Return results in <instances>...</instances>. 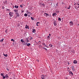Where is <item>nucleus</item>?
<instances>
[{
  "instance_id": "nucleus-1",
  "label": "nucleus",
  "mask_w": 79,
  "mask_h": 79,
  "mask_svg": "<svg viewBox=\"0 0 79 79\" xmlns=\"http://www.w3.org/2000/svg\"><path fill=\"white\" fill-rule=\"evenodd\" d=\"M78 5L76 3L75 4H74V5H75V8L76 9V10H77V8H79V6H78L79 5Z\"/></svg>"
},
{
  "instance_id": "nucleus-2",
  "label": "nucleus",
  "mask_w": 79,
  "mask_h": 79,
  "mask_svg": "<svg viewBox=\"0 0 79 79\" xmlns=\"http://www.w3.org/2000/svg\"><path fill=\"white\" fill-rule=\"evenodd\" d=\"M9 15L10 17H12L13 15V13L10 12L9 13Z\"/></svg>"
},
{
  "instance_id": "nucleus-3",
  "label": "nucleus",
  "mask_w": 79,
  "mask_h": 79,
  "mask_svg": "<svg viewBox=\"0 0 79 79\" xmlns=\"http://www.w3.org/2000/svg\"><path fill=\"white\" fill-rule=\"evenodd\" d=\"M71 68H72V71H75V69H74V66H72Z\"/></svg>"
},
{
  "instance_id": "nucleus-4",
  "label": "nucleus",
  "mask_w": 79,
  "mask_h": 79,
  "mask_svg": "<svg viewBox=\"0 0 79 79\" xmlns=\"http://www.w3.org/2000/svg\"><path fill=\"white\" fill-rule=\"evenodd\" d=\"M54 25L55 26H56V25H57V23L55 20L54 22Z\"/></svg>"
},
{
  "instance_id": "nucleus-5",
  "label": "nucleus",
  "mask_w": 79,
  "mask_h": 79,
  "mask_svg": "<svg viewBox=\"0 0 79 79\" xmlns=\"http://www.w3.org/2000/svg\"><path fill=\"white\" fill-rule=\"evenodd\" d=\"M25 42H29V40L27 39V38H26L25 39Z\"/></svg>"
},
{
  "instance_id": "nucleus-6",
  "label": "nucleus",
  "mask_w": 79,
  "mask_h": 79,
  "mask_svg": "<svg viewBox=\"0 0 79 79\" xmlns=\"http://www.w3.org/2000/svg\"><path fill=\"white\" fill-rule=\"evenodd\" d=\"M41 78L42 79H45V75H43L41 76Z\"/></svg>"
},
{
  "instance_id": "nucleus-7",
  "label": "nucleus",
  "mask_w": 79,
  "mask_h": 79,
  "mask_svg": "<svg viewBox=\"0 0 79 79\" xmlns=\"http://www.w3.org/2000/svg\"><path fill=\"white\" fill-rule=\"evenodd\" d=\"M69 23L71 24H70V25H71V26H73V24H74V23H73V22L72 21L70 22Z\"/></svg>"
},
{
  "instance_id": "nucleus-8",
  "label": "nucleus",
  "mask_w": 79,
  "mask_h": 79,
  "mask_svg": "<svg viewBox=\"0 0 79 79\" xmlns=\"http://www.w3.org/2000/svg\"><path fill=\"white\" fill-rule=\"evenodd\" d=\"M15 15H17V16L18 17H19V14H18V12H15Z\"/></svg>"
},
{
  "instance_id": "nucleus-9",
  "label": "nucleus",
  "mask_w": 79,
  "mask_h": 79,
  "mask_svg": "<svg viewBox=\"0 0 79 79\" xmlns=\"http://www.w3.org/2000/svg\"><path fill=\"white\" fill-rule=\"evenodd\" d=\"M35 32H36V31H35V29H32V32H33V33H35Z\"/></svg>"
},
{
  "instance_id": "nucleus-10",
  "label": "nucleus",
  "mask_w": 79,
  "mask_h": 79,
  "mask_svg": "<svg viewBox=\"0 0 79 79\" xmlns=\"http://www.w3.org/2000/svg\"><path fill=\"white\" fill-rule=\"evenodd\" d=\"M74 64H77V61L76 60H74L73 61Z\"/></svg>"
},
{
  "instance_id": "nucleus-11",
  "label": "nucleus",
  "mask_w": 79,
  "mask_h": 79,
  "mask_svg": "<svg viewBox=\"0 0 79 79\" xmlns=\"http://www.w3.org/2000/svg\"><path fill=\"white\" fill-rule=\"evenodd\" d=\"M71 52L73 53H75V51H74V50L73 49L71 50Z\"/></svg>"
},
{
  "instance_id": "nucleus-12",
  "label": "nucleus",
  "mask_w": 79,
  "mask_h": 79,
  "mask_svg": "<svg viewBox=\"0 0 79 79\" xmlns=\"http://www.w3.org/2000/svg\"><path fill=\"white\" fill-rule=\"evenodd\" d=\"M69 74H71V75H72V76H73V72H72L71 71H70L69 72Z\"/></svg>"
},
{
  "instance_id": "nucleus-13",
  "label": "nucleus",
  "mask_w": 79,
  "mask_h": 79,
  "mask_svg": "<svg viewBox=\"0 0 79 79\" xmlns=\"http://www.w3.org/2000/svg\"><path fill=\"white\" fill-rule=\"evenodd\" d=\"M5 76L6 77V78H7V79L9 78V76H8L7 75V74H6V75H5Z\"/></svg>"
},
{
  "instance_id": "nucleus-14",
  "label": "nucleus",
  "mask_w": 79,
  "mask_h": 79,
  "mask_svg": "<svg viewBox=\"0 0 79 79\" xmlns=\"http://www.w3.org/2000/svg\"><path fill=\"white\" fill-rule=\"evenodd\" d=\"M55 15H57L56 13L55 12L53 13V14H52V16H55Z\"/></svg>"
},
{
  "instance_id": "nucleus-15",
  "label": "nucleus",
  "mask_w": 79,
  "mask_h": 79,
  "mask_svg": "<svg viewBox=\"0 0 79 79\" xmlns=\"http://www.w3.org/2000/svg\"><path fill=\"white\" fill-rule=\"evenodd\" d=\"M4 4L5 5H6V4H7V1H5V2H3Z\"/></svg>"
},
{
  "instance_id": "nucleus-16",
  "label": "nucleus",
  "mask_w": 79,
  "mask_h": 79,
  "mask_svg": "<svg viewBox=\"0 0 79 79\" xmlns=\"http://www.w3.org/2000/svg\"><path fill=\"white\" fill-rule=\"evenodd\" d=\"M21 42H22V43H23V42H25V41H23V39H22L21 40Z\"/></svg>"
},
{
  "instance_id": "nucleus-17",
  "label": "nucleus",
  "mask_w": 79,
  "mask_h": 79,
  "mask_svg": "<svg viewBox=\"0 0 79 79\" xmlns=\"http://www.w3.org/2000/svg\"><path fill=\"white\" fill-rule=\"evenodd\" d=\"M3 55L5 57H7V56H8V55H7V54H4V53H3Z\"/></svg>"
},
{
  "instance_id": "nucleus-18",
  "label": "nucleus",
  "mask_w": 79,
  "mask_h": 79,
  "mask_svg": "<svg viewBox=\"0 0 79 79\" xmlns=\"http://www.w3.org/2000/svg\"><path fill=\"white\" fill-rule=\"evenodd\" d=\"M14 11L15 12V13H18V10H14Z\"/></svg>"
},
{
  "instance_id": "nucleus-19",
  "label": "nucleus",
  "mask_w": 79,
  "mask_h": 79,
  "mask_svg": "<svg viewBox=\"0 0 79 79\" xmlns=\"http://www.w3.org/2000/svg\"><path fill=\"white\" fill-rule=\"evenodd\" d=\"M49 46L50 47H53V45H52V44H49Z\"/></svg>"
},
{
  "instance_id": "nucleus-20",
  "label": "nucleus",
  "mask_w": 79,
  "mask_h": 79,
  "mask_svg": "<svg viewBox=\"0 0 79 79\" xmlns=\"http://www.w3.org/2000/svg\"><path fill=\"white\" fill-rule=\"evenodd\" d=\"M27 45V46H30L31 45V44L30 43H28V44H25V45Z\"/></svg>"
},
{
  "instance_id": "nucleus-21",
  "label": "nucleus",
  "mask_w": 79,
  "mask_h": 79,
  "mask_svg": "<svg viewBox=\"0 0 79 79\" xmlns=\"http://www.w3.org/2000/svg\"><path fill=\"white\" fill-rule=\"evenodd\" d=\"M24 16H25V17H27V14L26 13H25L24 15Z\"/></svg>"
},
{
  "instance_id": "nucleus-22",
  "label": "nucleus",
  "mask_w": 79,
  "mask_h": 79,
  "mask_svg": "<svg viewBox=\"0 0 79 79\" xmlns=\"http://www.w3.org/2000/svg\"><path fill=\"white\" fill-rule=\"evenodd\" d=\"M8 31V29H6L5 30V32H6V34H7V33H8V31Z\"/></svg>"
},
{
  "instance_id": "nucleus-23",
  "label": "nucleus",
  "mask_w": 79,
  "mask_h": 79,
  "mask_svg": "<svg viewBox=\"0 0 79 79\" xmlns=\"http://www.w3.org/2000/svg\"><path fill=\"white\" fill-rule=\"evenodd\" d=\"M44 47H47V48H49V47H48V46L45 44L44 45Z\"/></svg>"
},
{
  "instance_id": "nucleus-24",
  "label": "nucleus",
  "mask_w": 79,
  "mask_h": 79,
  "mask_svg": "<svg viewBox=\"0 0 79 79\" xmlns=\"http://www.w3.org/2000/svg\"><path fill=\"white\" fill-rule=\"evenodd\" d=\"M44 14L46 15V16H49V15L48 14L44 13Z\"/></svg>"
},
{
  "instance_id": "nucleus-25",
  "label": "nucleus",
  "mask_w": 79,
  "mask_h": 79,
  "mask_svg": "<svg viewBox=\"0 0 79 79\" xmlns=\"http://www.w3.org/2000/svg\"><path fill=\"white\" fill-rule=\"evenodd\" d=\"M15 8L18 9V6H15Z\"/></svg>"
},
{
  "instance_id": "nucleus-26",
  "label": "nucleus",
  "mask_w": 79,
  "mask_h": 79,
  "mask_svg": "<svg viewBox=\"0 0 79 79\" xmlns=\"http://www.w3.org/2000/svg\"><path fill=\"white\" fill-rule=\"evenodd\" d=\"M26 27H25V28L26 29H27L28 28H29V26H28L27 25H26Z\"/></svg>"
},
{
  "instance_id": "nucleus-27",
  "label": "nucleus",
  "mask_w": 79,
  "mask_h": 79,
  "mask_svg": "<svg viewBox=\"0 0 79 79\" xmlns=\"http://www.w3.org/2000/svg\"><path fill=\"white\" fill-rule=\"evenodd\" d=\"M3 40H4V39H2L1 40H0V42H3Z\"/></svg>"
},
{
  "instance_id": "nucleus-28",
  "label": "nucleus",
  "mask_w": 79,
  "mask_h": 79,
  "mask_svg": "<svg viewBox=\"0 0 79 79\" xmlns=\"http://www.w3.org/2000/svg\"><path fill=\"white\" fill-rule=\"evenodd\" d=\"M58 21H61V18H59Z\"/></svg>"
},
{
  "instance_id": "nucleus-29",
  "label": "nucleus",
  "mask_w": 79,
  "mask_h": 79,
  "mask_svg": "<svg viewBox=\"0 0 79 79\" xmlns=\"http://www.w3.org/2000/svg\"><path fill=\"white\" fill-rule=\"evenodd\" d=\"M67 9H69L70 8H71V6H69V7L67 8Z\"/></svg>"
},
{
  "instance_id": "nucleus-30",
  "label": "nucleus",
  "mask_w": 79,
  "mask_h": 79,
  "mask_svg": "<svg viewBox=\"0 0 79 79\" xmlns=\"http://www.w3.org/2000/svg\"><path fill=\"white\" fill-rule=\"evenodd\" d=\"M42 6H44V7H45V5L44 3H42Z\"/></svg>"
},
{
  "instance_id": "nucleus-31",
  "label": "nucleus",
  "mask_w": 79,
  "mask_h": 79,
  "mask_svg": "<svg viewBox=\"0 0 79 79\" xmlns=\"http://www.w3.org/2000/svg\"><path fill=\"white\" fill-rule=\"evenodd\" d=\"M31 20H33V21H34V19L33 18H32V17H31Z\"/></svg>"
},
{
  "instance_id": "nucleus-32",
  "label": "nucleus",
  "mask_w": 79,
  "mask_h": 79,
  "mask_svg": "<svg viewBox=\"0 0 79 79\" xmlns=\"http://www.w3.org/2000/svg\"><path fill=\"white\" fill-rule=\"evenodd\" d=\"M43 48L45 49V50L46 51L47 50V49L46 48Z\"/></svg>"
},
{
  "instance_id": "nucleus-33",
  "label": "nucleus",
  "mask_w": 79,
  "mask_h": 79,
  "mask_svg": "<svg viewBox=\"0 0 79 79\" xmlns=\"http://www.w3.org/2000/svg\"><path fill=\"white\" fill-rule=\"evenodd\" d=\"M1 76H3L4 75H3V73H2L1 74Z\"/></svg>"
},
{
  "instance_id": "nucleus-34",
  "label": "nucleus",
  "mask_w": 79,
  "mask_h": 79,
  "mask_svg": "<svg viewBox=\"0 0 79 79\" xmlns=\"http://www.w3.org/2000/svg\"><path fill=\"white\" fill-rule=\"evenodd\" d=\"M5 78H6V77L5 76H3V78L2 79H5Z\"/></svg>"
},
{
  "instance_id": "nucleus-35",
  "label": "nucleus",
  "mask_w": 79,
  "mask_h": 79,
  "mask_svg": "<svg viewBox=\"0 0 79 79\" xmlns=\"http://www.w3.org/2000/svg\"><path fill=\"white\" fill-rule=\"evenodd\" d=\"M39 5H40V6H42V4L41 3H39Z\"/></svg>"
},
{
  "instance_id": "nucleus-36",
  "label": "nucleus",
  "mask_w": 79,
  "mask_h": 79,
  "mask_svg": "<svg viewBox=\"0 0 79 79\" xmlns=\"http://www.w3.org/2000/svg\"><path fill=\"white\" fill-rule=\"evenodd\" d=\"M10 9H7L6 10V11H10Z\"/></svg>"
},
{
  "instance_id": "nucleus-37",
  "label": "nucleus",
  "mask_w": 79,
  "mask_h": 79,
  "mask_svg": "<svg viewBox=\"0 0 79 79\" xmlns=\"http://www.w3.org/2000/svg\"><path fill=\"white\" fill-rule=\"evenodd\" d=\"M11 41H13V42H15V40L13 39H12L11 40Z\"/></svg>"
},
{
  "instance_id": "nucleus-38",
  "label": "nucleus",
  "mask_w": 79,
  "mask_h": 79,
  "mask_svg": "<svg viewBox=\"0 0 79 79\" xmlns=\"http://www.w3.org/2000/svg\"><path fill=\"white\" fill-rule=\"evenodd\" d=\"M45 43H42V45H45Z\"/></svg>"
},
{
  "instance_id": "nucleus-39",
  "label": "nucleus",
  "mask_w": 79,
  "mask_h": 79,
  "mask_svg": "<svg viewBox=\"0 0 79 79\" xmlns=\"http://www.w3.org/2000/svg\"><path fill=\"white\" fill-rule=\"evenodd\" d=\"M24 44L25 45H26V44L27 45V42H26V43L24 42Z\"/></svg>"
},
{
  "instance_id": "nucleus-40",
  "label": "nucleus",
  "mask_w": 79,
  "mask_h": 79,
  "mask_svg": "<svg viewBox=\"0 0 79 79\" xmlns=\"http://www.w3.org/2000/svg\"><path fill=\"white\" fill-rule=\"evenodd\" d=\"M20 7H21V8H23V5H20Z\"/></svg>"
},
{
  "instance_id": "nucleus-41",
  "label": "nucleus",
  "mask_w": 79,
  "mask_h": 79,
  "mask_svg": "<svg viewBox=\"0 0 79 79\" xmlns=\"http://www.w3.org/2000/svg\"><path fill=\"white\" fill-rule=\"evenodd\" d=\"M2 9H5V8L4 6H2Z\"/></svg>"
},
{
  "instance_id": "nucleus-42",
  "label": "nucleus",
  "mask_w": 79,
  "mask_h": 79,
  "mask_svg": "<svg viewBox=\"0 0 79 79\" xmlns=\"http://www.w3.org/2000/svg\"><path fill=\"white\" fill-rule=\"evenodd\" d=\"M32 39H33V38H32V37H31V39H30V40H32Z\"/></svg>"
},
{
  "instance_id": "nucleus-43",
  "label": "nucleus",
  "mask_w": 79,
  "mask_h": 79,
  "mask_svg": "<svg viewBox=\"0 0 79 79\" xmlns=\"http://www.w3.org/2000/svg\"><path fill=\"white\" fill-rule=\"evenodd\" d=\"M6 70H7V71H9V69L8 68H6Z\"/></svg>"
},
{
  "instance_id": "nucleus-44",
  "label": "nucleus",
  "mask_w": 79,
  "mask_h": 79,
  "mask_svg": "<svg viewBox=\"0 0 79 79\" xmlns=\"http://www.w3.org/2000/svg\"><path fill=\"white\" fill-rule=\"evenodd\" d=\"M36 24H40V22H37V23H36Z\"/></svg>"
},
{
  "instance_id": "nucleus-45",
  "label": "nucleus",
  "mask_w": 79,
  "mask_h": 79,
  "mask_svg": "<svg viewBox=\"0 0 79 79\" xmlns=\"http://www.w3.org/2000/svg\"><path fill=\"white\" fill-rule=\"evenodd\" d=\"M58 3H56V6H58Z\"/></svg>"
},
{
  "instance_id": "nucleus-46",
  "label": "nucleus",
  "mask_w": 79,
  "mask_h": 79,
  "mask_svg": "<svg viewBox=\"0 0 79 79\" xmlns=\"http://www.w3.org/2000/svg\"><path fill=\"white\" fill-rule=\"evenodd\" d=\"M27 14H29V13L31 14V12H27Z\"/></svg>"
},
{
  "instance_id": "nucleus-47",
  "label": "nucleus",
  "mask_w": 79,
  "mask_h": 79,
  "mask_svg": "<svg viewBox=\"0 0 79 79\" xmlns=\"http://www.w3.org/2000/svg\"><path fill=\"white\" fill-rule=\"evenodd\" d=\"M59 11H56V13H59Z\"/></svg>"
},
{
  "instance_id": "nucleus-48",
  "label": "nucleus",
  "mask_w": 79,
  "mask_h": 79,
  "mask_svg": "<svg viewBox=\"0 0 79 79\" xmlns=\"http://www.w3.org/2000/svg\"><path fill=\"white\" fill-rule=\"evenodd\" d=\"M36 60L37 61H38V62L39 61V60L38 59Z\"/></svg>"
},
{
  "instance_id": "nucleus-49",
  "label": "nucleus",
  "mask_w": 79,
  "mask_h": 79,
  "mask_svg": "<svg viewBox=\"0 0 79 79\" xmlns=\"http://www.w3.org/2000/svg\"><path fill=\"white\" fill-rule=\"evenodd\" d=\"M48 39L49 38H50V36H48Z\"/></svg>"
},
{
  "instance_id": "nucleus-50",
  "label": "nucleus",
  "mask_w": 79,
  "mask_h": 79,
  "mask_svg": "<svg viewBox=\"0 0 79 79\" xmlns=\"http://www.w3.org/2000/svg\"><path fill=\"white\" fill-rule=\"evenodd\" d=\"M28 12H29V10H27V13Z\"/></svg>"
},
{
  "instance_id": "nucleus-51",
  "label": "nucleus",
  "mask_w": 79,
  "mask_h": 79,
  "mask_svg": "<svg viewBox=\"0 0 79 79\" xmlns=\"http://www.w3.org/2000/svg\"><path fill=\"white\" fill-rule=\"evenodd\" d=\"M28 17H30V15H28Z\"/></svg>"
},
{
  "instance_id": "nucleus-52",
  "label": "nucleus",
  "mask_w": 79,
  "mask_h": 79,
  "mask_svg": "<svg viewBox=\"0 0 79 79\" xmlns=\"http://www.w3.org/2000/svg\"><path fill=\"white\" fill-rule=\"evenodd\" d=\"M77 5H79V4L78 3V2L77 3Z\"/></svg>"
},
{
  "instance_id": "nucleus-53",
  "label": "nucleus",
  "mask_w": 79,
  "mask_h": 79,
  "mask_svg": "<svg viewBox=\"0 0 79 79\" xmlns=\"http://www.w3.org/2000/svg\"><path fill=\"white\" fill-rule=\"evenodd\" d=\"M36 26H39V25H38V24H36Z\"/></svg>"
},
{
  "instance_id": "nucleus-54",
  "label": "nucleus",
  "mask_w": 79,
  "mask_h": 79,
  "mask_svg": "<svg viewBox=\"0 0 79 79\" xmlns=\"http://www.w3.org/2000/svg\"><path fill=\"white\" fill-rule=\"evenodd\" d=\"M19 1H20L21 2H22V0H19Z\"/></svg>"
},
{
  "instance_id": "nucleus-55",
  "label": "nucleus",
  "mask_w": 79,
  "mask_h": 79,
  "mask_svg": "<svg viewBox=\"0 0 79 79\" xmlns=\"http://www.w3.org/2000/svg\"><path fill=\"white\" fill-rule=\"evenodd\" d=\"M49 36H50V35H51V34H49Z\"/></svg>"
},
{
  "instance_id": "nucleus-56",
  "label": "nucleus",
  "mask_w": 79,
  "mask_h": 79,
  "mask_svg": "<svg viewBox=\"0 0 79 79\" xmlns=\"http://www.w3.org/2000/svg\"><path fill=\"white\" fill-rule=\"evenodd\" d=\"M29 15H31V12H30V13H29Z\"/></svg>"
},
{
  "instance_id": "nucleus-57",
  "label": "nucleus",
  "mask_w": 79,
  "mask_h": 79,
  "mask_svg": "<svg viewBox=\"0 0 79 79\" xmlns=\"http://www.w3.org/2000/svg\"><path fill=\"white\" fill-rule=\"evenodd\" d=\"M22 12H24V11H22Z\"/></svg>"
},
{
  "instance_id": "nucleus-58",
  "label": "nucleus",
  "mask_w": 79,
  "mask_h": 79,
  "mask_svg": "<svg viewBox=\"0 0 79 79\" xmlns=\"http://www.w3.org/2000/svg\"><path fill=\"white\" fill-rule=\"evenodd\" d=\"M79 24H77V26H79Z\"/></svg>"
},
{
  "instance_id": "nucleus-59",
  "label": "nucleus",
  "mask_w": 79,
  "mask_h": 79,
  "mask_svg": "<svg viewBox=\"0 0 79 79\" xmlns=\"http://www.w3.org/2000/svg\"><path fill=\"white\" fill-rule=\"evenodd\" d=\"M68 64H69V62H68Z\"/></svg>"
},
{
  "instance_id": "nucleus-60",
  "label": "nucleus",
  "mask_w": 79,
  "mask_h": 79,
  "mask_svg": "<svg viewBox=\"0 0 79 79\" xmlns=\"http://www.w3.org/2000/svg\"><path fill=\"white\" fill-rule=\"evenodd\" d=\"M68 69H69V67H68Z\"/></svg>"
},
{
  "instance_id": "nucleus-61",
  "label": "nucleus",
  "mask_w": 79,
  "mask_h": 79,
  "mask_svg": "<svg viewBox=\"0 0 79 79\" xmlns=\"http://www.w3.org/2000/svg\"><path fill=\"white\" fill-rule=\"evenodd\" d=\"M65 8H66V7H65Z\"/></svg>"
},
{
  "instance_id": "nucleus-62",
  "label": "nucleus",
  "mask_w": 79,
  "mask_h": 79,
  "mask_svg": "<svg viewBox=\"0 0 79 79\" xmlns=\"http://www.w3.org/2000/svg\"><path fill=\"white\" fill-rule=\"evenodd\" d=\"M11 79H12L11 78H10Z\"/></svg>"
}]
</instances>
